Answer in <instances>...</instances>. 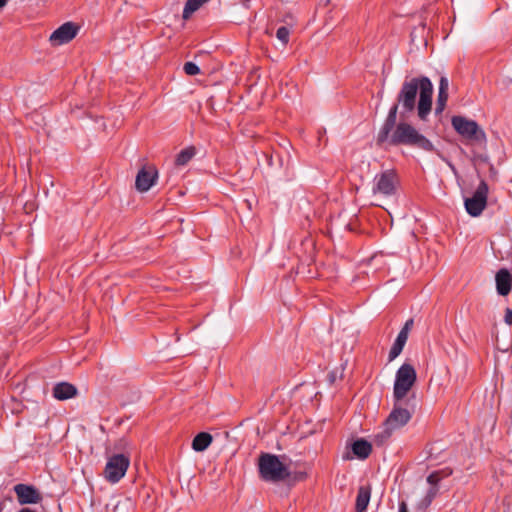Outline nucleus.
<instances>
[{
	"instance_id": "f257e3e1",
	"label": "nucleus",
	"mask_w": 512,
	"mask_h": 512,
	"mask_svg": "<svg viewBox=\"0 0 512 512\" xmlns=\"http://www.w3.org/2000/svg\"><path fill=\"white\" fill-rule=\"evenodd\" d=\"M433 84L426 76L406 78L381 125L376 144L384 146H407L425 152H436L434 144L416 127L407 122L417 110L420 120L426 121L432 109Z\"/></svg>"
},
{
	"instance_id": "f03ea898",
	"label": "nucleus",
	"mask_w": 512,
	"mask_h": 512,
	"mask_svg": "<svg viewBox=\"0 0 512 512\" xmlns=\"http://www.w3.org/2000/svg\"><path fill=\"white\" fill-rule=\"evenodd\" d=\"M260 478L267 482H281L290 476L288 466L280 461L279 456L271 453H261L258 458Z\"/></svg>"
},
{
	"instance_id": "7ed1b4c3",
	"label": "nucleus",
	"mask_w": 512,
	"mask_h": 512,
	"mask_svg": "<svg viewBox=\"0 0 512 512\" xmlns=\"http://www.w3.org/2000/svg\"><path fill=\"white\" fill-rule=\"evenodd\" d=\"M400 185L398 173L394 169H387L373 178L372 193L374 196L392 198L397 195Z\"/></svg>"
},
{
	"instance_id": "20e7f679",
	"label": "nucleus",
	"mask_w": 512,
	"mask_h": 512,
	"mask_svg": "<svg viewBox=\"0 0 512 512\" xmlns=\"http://www.w3.org/2000/svg\"><path fill=\"white\" fill-rule=\"evenodd\" d=\"M417 381V373L410 363L402 364L396 371L393 387V398L397 402L404 401Z\"/></svg>"
},
{
	"instance_id": "39448f33",
	"label": "nucleus",
	"mask_w": 512,
	"mask_h": 512,
	"mask_svg": "<svg viewBox=\"0 0 512 512\" xmlns=\"http://www.w3.org/2000/svg\"><path fill=\"white\" fill-rule=\"evenodd\" d=\"M451 124L459 135L468 140L482 142L486 139L485 132L474 120H470L464 116H453Z\"/></svg>"
},
{
	"instance_id": "423d86ee",
	"label": "nucleus",
	"mask_w": 512,
	"mask_h": 512,
	"mask_svg": "<svg viewBox=\"0 0 512 512\" xmlns=\"http://www.w3.org/2000/svg\"><path fill=\"white\" fill-rule=\"evenodd\" d=\"M410 398L407 400L397 402L394 400V406L384 425L390 427L392 430H397L405 426L412 418L414 408H409Z\"/></svg>"
},
{
	"instance_id": "0eeeda50",
	"label": "nucleus",
	"mask_w": 512,
	"mask_h": 512,
	"mask_svg": "<svg viewBox=\"0 0 512 512\" xmlns=\"http://www.w3.org/2000/svg\"><path fill=\"white\" fill-rule=\"evenodd\" d=\"M488 185L481 180L476 191L471 198L465 199V208L467 213L472 217L481 215L487 205Z\"/></svg>"
},
{
	"instance_id": "6e6552de",
	"label": "nucleus",
	"mask_w": 512,
	"mask_h": 512,
	"mask_svg": "<svg viewBox=\"0 0 512 512\" xmlns=\"http://www.w3.org/2000/svg\"><path fill=\"white\" fill-rule=\"evenodd\" d=\"M130 460L124 454H116L109 458L104 475L111 483H117L126 473Z\"/></svg>"
},
{
	"instance_id": "1a4fd4ad",
	"label": "nucleus",
	"mask_w": 512,
	"mask_h": 512,
	"mask_svg": "<svg viewBox=\"0 0 512 512\" xmlns=\"http://www.w3.org/2000/svg\"><path fill=\"white\" fill-rule=\"evenodd\" d=\"M13 490L20 505L38 504L43 499L41 492L33 485L20 483Z\"/></svg>"
},
{
	"instance_id": "9d476101",
	"label": "nucleus",
	"mask_w": 512,
	"mask_h": 512,
	"mask_svg": "<svg viewBox=\"0 0 512 512\" xmlns=\"http://www.w3.org/2000/svg\"><path fill=\"white\" fill-rule=\"evenodd\" d=\"M79 31V26L73 22H66L58 27L51 35L53 45H63L74 39Z\"/></svg>"
},
{
	"instance_id": "9b49d317",
	"label": "nucleus",
	"mask_w": 512,
	"mask_h": 512,
	"mask_svg": "<svg viewBox=\"0 0 512 512\" xmlns=\"http://www.w3.org/2000/svg\"><path fill=\"white\" fill-rule=\"evenodd\" d=\"M158 171L155 166H143L137 173L135 187L139 192L148 191L156 182Z\"/></svg>"
},
{
	"instance_id": "f8f14e48",
	"label": "nucleus",
	"mask_w": 512,
	"mask_h": 512,
	"mask_svg": "<svg viewBox=\"0 0 512 512\" xmlns=\"http://www.w3.org/2000/svg\"><path fill=\"white\" fill-rule=\"evenodd\" d=\"M78 389L75 385L68 382L57 383L52 390V395L55 399L64 401L76 397Z\"/></svg>"
},
{
	"instance_id": "ddd939ff",
	"label": "nucleus",
	"mask_w": 512,
	"mask_h": 512,
	"mask_svg": "<svg viewBox=\"0 0 512 512\" xmlns=\"http://www.w3.org/2000/svg\"><path fill=\"white\" fill-rule=\"evenodd\" d=\"M496 281V290L497 293L501 296H506L510 293L512 288V276L510 272L502 268L500 269L495 276Z\"/></svg>"
},
{
	"instance_id": "4468645a",
	"label": "nucleus",
	"mask_w": 512,
	"mask_h": 512,
	"mask_svg": "<svg viewBox=\"0 0 512 512\" xmlns=\"http://www.w3.org/2000/svg\"><path fill=\"white\" fill-rule=\"evenodd\" d=\"M448 88H449V82L446 77H441L439 81V92L435 107V113L441 114L443 110L445 109L447 100H448Z\"/></svg>"
},
{
	"instance_id": "2eb2a0df",
	"label": "nucleus",
	"mask_w": 512,
	"mask_h": 512,
	"mask_svg": "<svg viewBox=\"0 0 512 512\" xmlns=\"http://www.w3.org/2000/svg\"><path fill=\"white\" fill-rule=\"evenodd\" d=\"M371 497L370 485L360 486L356 497L355 510L356 512H365Z\"/></svg>"
},
{
	"instance_id": "dca6fc26",
	"label": "nucleus",
	"mask_w": 512,
	"mask_h": 512,
	"mask_svg": "<svg viewBox=\"0 0 512 512\" xmlns=\"http://www.w3.org/2000/svg\"><path fill=\"white\" fill-rule=\"evenodd\" d=\"M352 452L359 459H366L372 452V445L365 439H358L352 444Z\"/></svg>"
},
{
	"instance_id": "f3484780",
	"label": "nucleus",
	"mask_w": 512,
	"mask_h": 512,
	"mask_svg": "<svg viewBox=\"0 0 512 512\" xmlns=\"http://www.w3.org/2000/svg\"><path fill=\"white\" fill-rule=\"evenodd\" d=\"M212 440L213 438L211 434L208 432H200L194 437L192 441V448L197 452H202L210 446Z\"/></svg>"
},
{
	"instance_id": "a211bd4d",
	"label": "nucleus",
	"mask_w": 512,
	"mask_h": 512,
	"mask_svg": "<svg viewBox=\"0 0 512 512\" xmlns=\"http://www.w3.org/2000/svg\"><path fill=\"white\" fill-rule=\"evenodd\" d=\"M196 154V148L194 146L186 147L181 150L175 159V165L184 166L186 165Z\"/></svg>"
},
{
	"instance_id": "6ab92c4d",
	"label": "nucleus",
	"mask_w": 512,
	"mask_h": 512,
	"mask_svg": "<svg viewBox=\"0 0 512 512\" xmlns=\"http://www.w3.org/2000/svg\"><path fill=\"white\" fill-rule=\"evenodd\" d=\"M209 0H187L183 9L182 18L188 20L203 4Z\"/></svg>"
},
{
	"instance_id": "aec40b11",
	"label": "nucleus",
	"mask_w": 512,
	"mask_h": 512,
	"mask_svg": "<svg viewBox=\"0 0 512 512\" xmlns=\"http://www.w3.org/2000/svg\"><path fill=\"white\" fill-rule=\"evenodd\" d=\"M394 430H392L390 427H387V425H384V429L375 434L374 441L377 445H383L392 435Z\"/></svg>"
},
{
	"instance_id": "412c9836",
	"label": "nucleus",
	"mask_w": 512,
	"mask_h": 512,
	"mask_svg": "<svg viewBox=\"0 0 512 512\" xmlns=\"http://www.w3.org/2000/svg\"><path fill=\"white\" fill-rule=\"evenodd\" d=\"M438 491H439L438 487H436V486L430 487L428 489L425 497L421 500V506L424 508H427L432 503L434 498L436 497Z\"/></svg>"
},
{
	"instance_id": "4be33fe9",
	"label": "nucleus",
	"mask_w": 512,
	"mask_h": 512,
	"mask_svg": "<svg viewBox=\"0 0 512 512\" xmlns=\"http://www.w3.org/2000/svg\"><path fill=\"white\" fill-rule=\"evenodd\" d=\"M404 346L405 345L403 343L395 340V342L393 343V345L389 351V355H388L389 362H392L394 359H396L401 354Z\"/></svg>"
},
{
	"instance_id": "5701e85b",
	"label": "nucleus",
	"mask_w": 512,
	"mask_h": 512,
	"mask_svg": "<svg viewBox=\"0 0 512 512\" xmlns=\"http://www.w3.org/2000/svg\"><path fill=\"white\" fill-rule=\"evenodd\" d=\"M290 31L287 27L281 26L277 29L276 37L283 43L287 44L289 41Z\"/></svg>"
},
{
	"instance_id": "b1692460",
	"label": "nucleus",
	"mask_w": 512,
	"mask_h": 512,
	"mask_svg": "<svg viewBox=\"0 0 512 512\" xmlns=\"http://www.w3.org/2000/svg\"><path fill=\"white\" fill-rule=\"evenodd\" d=\"M183 70L187 75L194 76L200 73L199 67L193 62H186Z\"/></svg>"
},
{
	"instance_id": "393cba45",
	"label": "nucleus",
	"mask_w": 512,
	"mask_h": 512,
	"mask_svg": "<svg viewBox=\"0 0 512 512\" xmlns=\"http://www.w3.org/2000/svg\"><path fill=\"white\" fill-rule=\"evenodd\" d=\"M441 477H440V473L438 471H435V472H432L428 477H427V482L430 484V487H438V483L440 481Z\"/></svg>"
},
{
	"instance_id": "a878e982",
	"label": "nucleus",
	"mask_w": 512,
	"mask_h": 512,
	"mask_svg": "<svg viewBox=\"0 0 512 512\" xmlns=\"http://www.w3.org/2000/svg\"><path fill=\"white\" fill-rule=\"evenodd\" d=\"M408 334H409L408 332L400 330V332L396 338V341L401 342L405 345L407 342V339H408Z\"/></svg>"
},
{
	"instance_id": "bb28decb",
	"label": "nucleus",
	"mask_w": 512,
	"mask_h": 512,
	"mask_svg": "<svg viewBox=\"0 0 512 512\" xmlns=\"http://www.w3.org/2000/svg\"><path fill=\"white\" fill-rule=\"evenodd\" d=\"M504 321L508 325H512V309L506 308Z\"/></svg>"
},
{
	"instance_id": "cd10ccee",
	"label": "nucleus",
	"mask_w": 512,
	"mask_h": 512,
	"mask_svg": "<svg viewBox=\"0 0 512 512\" xmlns=\"http://www.w3.org/2000/svg\"><path fill=\"white\" fill-rule=\"evenodd\" d=\"M413 326V319H409L406 321V323L404 324V326L402 327L401 330L405 331V332H408L411 330Z\"/></svg>"
},
{
	"instance_id": "c85d7f7f",
	"label": "nucleus",
	"mask_w": 512,
	"mask_h": 512,
	"mask_svg": "<svg viewBox=\"0 0 512 512\" xmlns=\"http://www.w3.org/2000/svg\"><path fill=\"white\" fill-rule=\"evenodd\" d=\"M398 512H409L405 502H401L399 504V511Z\"/></svg>"
},
{
	"instance_id": "c756f323",
	"label": "nucleus",
	"mask_w": 512,
	"mask_h": 512,
	"mask_svg": "<svg viewBox=\"0 0 512 512\" xmlns=\"http://www.w3.org/2000/svg\"><path fill=\"white\" fill-rule=\"evenodd\" d=\"M18 512H36L35 510H32L30 508H22Z\"/></svg>"
},
{
	"instance_id": "7c9ffc66",
	"label": "nucleus",
	"mask_w": 512,
	"mask_h": 512,
	"mask_svg": "<svg viewBox=\"0 0 512 512\" xmlns=\"http://www.w3.org/2000/svg\"><path fill=\"white\" fill-rule=\"evenodd\" d=\"M8 0H0V9L3 8L7 4Z\"/></svg>"
},
{
	"instance_id": "2f4dec72",
	"label": "nucleus",
	"mask_w": 512,
	"mask_h": 512,
	"mask_svg": "<svg viewBox=\"0 0 512 512\" xmlns=\"http://www.w3.org/2000/svg\"><path fill=\"white\" fill-rule=\"evenodd\" d=\"M334 380H335V377L331 376V382H334Z\"/></svg>"
},
{
	"instance_id": "473e14b6",
	"label": "nucleus",
	"mask_w": 512,
	"mask_h": 512,
	"mask_svg": "<svg viewBox=\"0 0 512 512\" xmlns=\"http://www.w3.org/2000/svg\"><path fill=\"white\" fill-rule=\"evenodd\" d=\"M334 380H335V377L331 376V382H334Z\"/></svg>"
},
{
	"instance_id": "72a5a7b5",
	"label": "nucleus",
	"mask_w": 512,
	"mask_h": 512,
	"mask_svg": "<svg viewBox=\"0 0 512 512\" xmlns=\"http://www.w3.org/2000/svg\"><path fill=\"white\" fill-rule=\"evenodd\" d=\"M334 380H335V377L331 376V382H334Z\"/></svg>"
}]
</instances>
